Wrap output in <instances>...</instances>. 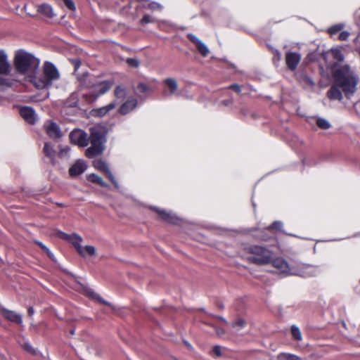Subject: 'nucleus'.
I'll use <instances>...</instances> for the list:
<instances>
[{"instance_id": "1", "label": "nucleus", "mask_w": 360, "mask_h": 360, "mask_svg": "<svg viewBox=\"0 0 360 360\" xmlns=\"http://www.w3.org/2000/svg\"><path fill=\"white\" fill-rule=\"evenodd\" d=\"M335 83L341 88L345 97L350 99L357 90L359 77L349 65H343L333 72Z\"/></svg>"}, {"instance_id": "2", "label": "nucleus", "mask_w": 360, "mask_h": 360, "mask_svg": "<svg viewBox=\"0 0 360 360\" xmlns=\"http://www.w3.org/2000/svg\"><path fill=\"white\" fill-rule=\"evenodd\" d=\"M14 67L16 71L22 75H28V77L37 73L40 63L39 59L33 54L23 50L18 51L14 57Z\"/></svg>"}, {"instance_id": "3", "label": "nucleus", "mask_w": 360, "mask_h": 360, "mask_svg": "<svg viewBox=\"0 0 360 360\" xmlns=\"http://www.w3.org/2000/svg\"><path fill=\"white\" fill-rule=\"evenodd\" d=\"M60 78V73L56 65L49 61H46L43 65L42 73L37 72L30 77V82L37 89H48L55 81Z\"/></svg>"}, {"instance_id": "4", "label": "nucleus", "mask_w": 360, "mask_h": 360, "mask_svg": "<svg viewBox=\"0 0 360 360\" xmlns=\"http://www.w3.org/2000/svg\"><path fill=\"white\" fill-rule=\"evenodd\" d=\"M244 251L248 255L247 260L252 264L262 266L271 262L273 253L264 246L250 245L245 247Z\"/></svg>"}, {"instance_id": "5", "label": "nucleus", "mask_w": 360, "mask_h": 360, "mask_svg": "<svg viewBox=\"0 0 360 360\" xmlns=\"http://www.w3.org/2000/svg\"><path fill=\"white\" fill-rule=\"evenodd\" d=\"M88 139L91 146L86 150V156L88 158H94L101 155L104 150L103 143L105 141L104 129L98 127H91L90 136Z\"/></svg>"}, {"instance_id": "6", "label": "nucleus", "mask_w": 360, "mask_h": 360, "mask_svg": "<svg viewBox=\"0 0 360 360\" xmlns=\"http://www.w3.org/2000/svg\"><path fill=\"white\" fill-rule=\"evenodd\" d=\"M273 266L276 268L279 271L285 276L297 275L302 277H307L314 276V271L311 269V266H307V271H292L288 263V262L283 258L278 257L274 259H271Z\"/></svg>"}, {"instance_id": "7", "label": "nucleus", "mask_w": 360, "mask_h": 360, "mask_svg": "<svg viewBox=\"0 0 360 360\" xmlns=\"http://www.w3.org/2000/svg\"><path fill=\"white\" fill-rule=\"evenodd\" d=\"M58 236L62 239L70 241L75 248L77 252L82 256L85 257L83 248L81 245L82 238L78 234L74 233L72 234H68L61 231H58Z\"/></svg>"}, {"instance_id": "8", "label": "nucleus", "mask_w": 360, "mask_h": 360, "mask_svg": "<svg viewBox=\"0 0 360 360\" xmlns=\"http://www.w3.org/2000/svg\"><path fill=\"white\" fill-rule=\"evenodd\" d=\"M150 209L158 213L160 219L165 222L178 225L181 221V219L176 214L172 212H167L165 210L160 209L155 206H150Z\"/></svg>"}, {"instance_id": "9", "label": "nucleus", "mask_w": 360, "mask_h": 360, "mask_svg": "<svg viewBox=\"0 0 360 360\" xmlns=\"http://www.w3.org/2000/svg\"><path fill=\"white\" fill-rule=\"evenodd\" d=\"M71 143L81 147H85L89 144L88 134L82 129H75L72 130L70 135Z\"/></svg>"}, {"instance_id": "10", "label": "nucleus", "mask_w": 360, "mask_h": 360, "mask_svg": "<svg viewBox=\"0 0 360 360\" xmlns=\"http://www.w3.org/2000/svg\"><path fill=\"white\" fill-rule=\"evenodd\" d=\"M301 55L297 52H287L285 53V63L288 68L294 71L296 70L297 65L300 62Z\"/></svg>"}, {"instance_id": "11", "label": "nucleus", "mask_w": 360, "mask_h": 360, "mask_svg": "<svg viewBox=\"0 0 360 360\" xmlns=\"http://www.w3.org/2000/svg\"><path fill=\"white\" fill-rule=\"evenodd\" d=\"M12 70L6 52L0 49V75H10Z\"/></svg>"}, {"instance_id": "12", "label": "nucleus", "mask_w": 360, "mask_h": 360, "mask_svg": "<svg viewBox=\"0 0 360 360\" xmlns=\"http://www.w3.org/2000/svg\"><path fill=\"white\" fill-rule=\"evenodd\" d=\"M20 116L29 124H34L37 120L34 110L30 106H22L20 108Z\"/></svg>"}, {"instance_id": "13", "label": "nucleus", "mask_w": 360, "mask_h": 360, "mask_svg": "<svg viewBox=\"0 0 360 360\" xmlns=\"http://www.w3.org/2000/svg\"><path fill=\"white\" fill-rule=\"evenodd\" d=\"M87 169L86 163L82 160H78L69 169V174L72 177H76L84 173Z\"/></svg>"}, {"instance_id": "14", "label": "nucleus", "mask_w": 360, "mask_h": 360, "mask_svg": "<svg viewBox=\"0 0 360 360\" xmlns=\"http://www.w3.org/2000/svg\"><path fill=\"white\" fill-rule=\"evenodd\" d=\"M44 128L49 137L51 139H59L62 136V132L59 126L53 122L44 124Z\"/></svg>"}, {"instance_id": "15", "label": "nucleus", "mask_w": 360, "mask_h": 360, "mask_svg": "<svg viewBox=\"0 0 360 360\" xmlns=\"http://www.w3.org/2000/svg\"><path fill=\"white\" fill-rule=\"evenodd\" d=\"M342 91L335 82L327 91V96L330 100L342 101L343 98Z\"/></svg>"}, {"instance_id": "16", "label": "nucleus", "mask_w": 360, "mask_h": 360, "mask_svg": "<svg viewBox=\"0 0 360 360\" xmlns=\"http://www.w3.org/2000/svg\"><path fill=\"white\" fill-rule=\"evenodd\" d=\"M43 152L45 156L49 159V161L52 165H55L56 163V151L54 149V146L53 143L47 142L45 143Z\"/></svg>"}, {"instance_id": "17", "label": "nucleus", "mask_w": 360, "mask_h": 360, "mask_svg": "<svg viewBox=\"0 0 360 360\" xmlns=\"http://www.w3.org/2000/svg\"><path fill=\"white\" fill-rule=\"evenodd\" d=\"M116 105V103L113 101L105 106L94 109L91 111V115L94 117H102L108 114L110 110H113Z\"/></svg>"}, {"instance_id": "18", "label": "nucleus", "mask_w": 360, "mask_h": 360, "mask_svg": "<svg viewBox=\"0 0 360 360\" xmlns=\"http://www.w3.org/2000/svg\"><path fill=\"white\" fill-rule=\"evenodd\" d=\"M1 314L3 316L9 320L10 321L21 324L22 322V316L20 314H17L16 312L13 311H11L6 309H1Z\"/></svg>"}, {"instance_id": "19", "label": "nucleus", "mask_w": 360, "mask_h": 360, "mask_svg": "<svg viewBox=\"0 0 360 360\" xmlns=\"http://www.w3.org/2000/svg\"><path fill=\"white\" fill-rule=\"evenodd\" d=\"M165 83L167 86L169 88V90L164 89L163 95L165 97H169L174 94L176 91L178 89V84L176 81L173 78H167L165 80Z\"/></svg>"}, {"instance_id": "20", "label": "nucleus", "mask_w": 360, "mask_h": 360, "mask_svg": "<svg viewBox=\"0 0 360 360\" xmlns=\"http://www.w3.org/2000/svg\"><path fill=\"white\" fill-rule=\"evenodd\" d=\"M112 86V82L110 80H105L100 82L97 84L94 85V91L97 94V96L103 95L108 91Z\"/></svg>"}, {"instance_id": "21", "label": "nucleus", "mask_w": 360, "mask_h": 360, "mask_svg": "<svg viewBox=\"0 0 360 360\" xmlns=\"http://www.w3.org/2000/svg\"><path fill=\"white\" fill-rule=\"evenodd\" d=\"M137 103L136 99L128 100L120 107L119 112L122 115H127L136 107Z\"/></svg>"}, {"instance_id": "22", "label": "nucleus", "mask_w": 360, "mask_h": 360, "mask_svg": "<svg viewBox=\"0 0 360 360\" xmlns=\"http://www.w3.org/2000/svg\"><path fill=\"white\" fill-rule=\"evenodd\" d=\"M94 166L98 170L104 172L107 176L112 173L108 165L103 160H97L94 161Z\"/></svg>"}, {"instance_id": "23", "label": "nucleus", "mask_w": 360, "mask_h": 360, "mask_svg": "<svg viewBox=\"0 0 360 360\" xmlns=\"http://www.w3.org/2000/svg\"><path fill=\"white\" fill-rule=\"evenodd\" d=\"M79 95L77 92H73L65 101V105L68 108H75L78 106Z\"/></svg>"}, {"instance_id": "24", "label": "nucleus", "mask_w": 360, "mask_h": 360, "mask_svg": "<svg viewBox=\"0 0 360 360\" xmlns=\"http://www.w3.org/2000/svg\"><path fill=\"white\" fill-rule=\"evenodd\" d=\"M38 11L48 18H52L54 15L52 7L47 4L40 5Z\"/></svg>"}, {"instance_id": "25", "label": "nucleus", "mask_w": 360, "mask_h": 360, "mask_svg": "<svg viewBox=\"0 0 360 360\" xmlns=\"http://www.w3.org/2000/svg\"><path fill=\"white\" fill-rule=\"evenodd\" d=\"M114 94L117 99L123 101L127 96V89L122 85H118L116 86Z\"/></svg>"}, {"instance_id": "26", "label": "nucleus", "mask_w": 360, "mask_h": 360, "mask_svg": "<svg viewBox=\"0 0 360 360\" xmlns=\"http://www.w3.org/2000/svg\"><path fill=\"white\" fill-rule=\"evenodd\" d=\"M89 296H90L92 299H94V300H95L98 301V302H100V303H101V304H105V305H107V306H109V307H111V308H113V306H112V304L110 302H108V301L105 300H104V299H103V297H102L99 294H98L97 292H94V291H93V290H89Z\"/></svg>"}, {"instance_id": "27", "label": "nucleus", "mask_w": 360, "mask_h": 360, "mask_svg": "<svg viewBox=\"0 0 360 360\" xmlns=\"http://www.w3.org/2000/svg\"><path fill=\"white\" fill-rule=\"evenodd\" d=\"M315 119L316 123L320 129H328L329 128H330L331 124L327 120L319 117H315Z\"/></svg>"}, {"instance_id": "28", "label": "nucleus", "mask_w": 360, "mask_h": 360, "mask_svg": "<svg viewBox=\"0 0 360 360\" xmlns=\"http://www.w3.org/2000/svg\"><path fill=\"white\" fill-rule=\"evenodd\" d=\"M291 334L295 340L297 341H301L302 340L301 331L300 328L295 325H292L291 326Z\"/></svg>"}, {"instance_id": "29", "label": "nucleus", "mask_w": 360, "mask_h": 360, "mask_svg": "<svg viewBox=\"0 0 360 360\" xmlns=\"http://www.w3.org/2000/svg\"><path fill=\"white\" fill-rule=\"evenodd\" d=\"M70 148L69 146L60 147L58 157L60 159L68 160L70 158Z\"/></svg>"}, {"instance_id": "30", "label": "nucleus", "mask_w": 360, "mask_h": 360, "mask_svg": "<svg viewBox=\"0 0 360 360\" xmlns=\"http://www.w3.org/2000/svg\"><path fill=\"white\" fill-rule=\"evenodd\" d=\"M198 51L200 53V54L203 56H207L209 53V49L207 45L203 43L202 41L196 45Z\"/></svg>"}, {"instance_id": "31", "label": "nucleus", "mask_w": 360, "mask_h": 360, "mask_svg": "<svg viewBox=\"0 0 360 360\" xmlns=\"http://www.w3.org/2000/svg\"><path fill=\"white\" fill-rule=\"evenodd\" d=\"M3 75H0V86H7V87H11L14 82H15L13 79L10 78H5L2 77Z\"/></svg>"}, {"instance_id": "32", "label": "nucleus", "mask_w": 360, "mask_h": 360, "mask_svg": "<svg viewBox=\"0 0 360 360\" xmlns=\"http://www.w3.org/2000/svg\"><path fill=\"white\" fill-rule=\"evenodd\" d=\"M143 7L145 8L152 10V11L162 10L163 8V6L160 4L155 2V1H151L149 4H148L147 5H143Z\"/></svg>"}, {"instance_id": "33", "label": "nucleus", "mask_w": 360, "mask_h": 360, "mask_svg": "<svg viewBox=\"0 0 360 360\" xmlns=\"http://www.w3.org/2000/svg\"><path fill=\"white\" fill-rule=\"evenodd\" d=\"M342 28H343V25H342V24H337V25H335L329 27L328 30V32L330 35L333 36V35L336 34L339 32H340Z\"/></svg>"}, {"instance_id": "34", "label": "nucleus", "mask_w": 360, "mask_h": 360, "mask_svg": "<svg viewBox=\"0 0 360 360\" xmlns=\"http://www.w3.org/2000/svg\"><path fill=\"white\" fill-rule=\"evenodd\" d=\"M126 62L129 66L132 68H138L140 65V62L136 58H128Z\"/></svg>"}, {"instance_id": "35", "label": "nucleus", "mask_w": 360, "mask_h": 360, "mask_svg": "<svg viewBox=\"0 0 360 360\" xmlns=\"http://www.w3.org/2000/svg\"><path fill=\"white\" fill-rule=\"evenodd\" d=\"M89 181L98 184L102 178L96 174H90L87 176Z\"/></svg>"}, {"instance_id": "36", "label": "nucleus", "mask_w": 360, "mask_h": 360, "mask_svg": "<svg viewBox=\"0 0 360 360\" xmlns=\"http://www.w3.org/2000/svg\"><path fill=\"white\" fill-rule=\"evenodd\" d=\"M245 321L242 318L237 319L235 322H233L232 323L233 328H243L245 327Z\"/></svg>"}, {"instance_id": "37", "label": "nucleus", "mask_w": 360, "mask_h": 360, "mask_svg": "<svg viewBox=\"0 0 360 360\" xmlns=\"http://www.w3.org/2000/svg\"><path fill=\"white\" fill-rule=\"evenodd\" d=\"M84 252H86L89 255H94L96 254V248L92 245H86L83 248Z\"/></svg>"}, {"instance_id": "38", "label": "nucleus", "mask_w": 360, "mask_h": 360, "mask_svg": "<svg viewBox=\"0 0 360 360\" xmlns=\"http://www.w3.org/2000/svg\"><path fill=\"white\" fill-rule=\"evenodd\" d=\"M136 89L139 92L144 94L148 91L149 87L147 84L144 83H139L137 85Z\"/></svg>"}, {"instance_id": "39", "label": "nucleus", "mask_w": 360, "mask_h": 360, "mask_svg": "<svg viewBox=\"0 0 360 360\" xmlns=\"http://www.w3.org/2000/svg\"><path fill=\"white\" fill-rule=\"evenodd\" d=\"M283 223L280 221H274L270 226H268V229H277L280 230L282 228Z\"/></svg>"}, {"instance_id": "40", "label": "nucleus", "mask_w": 360, "mask_h": 360, "mask_svg": "<svg viewBox=\"0 0 360 360\" xmlns=\"http://www.w3.org/2000/svg\"><path fill=\"white\" fill-rule=\"evenodd\" d=\"M63 1L65 6L70 11H75L76 9L75 4L72 0H63Z\"/></svg>"}, {"instance_id": "41", "label": "nucleus", "mask_w": 360, "mask_h": 360, "mask_svg": "<svg viewBox=\"0 0 360 360\" xmlns=\"http://www.w3.org/2000/svg\"><path fill=\"white\" fill-rule=\"evenodd\" d=\"M153 22L154 20L150 18L149 15L147 14L144 15L140 21L141 25H146Z\"/></svg>"}, {"instance_id": "42", "label": "nucleus", "mask_w": 360, "mask_h": 360, "mask_svg": "<svg viewBox=\"0 0 360 360\" xmlns=\"http://www.w3.org/2000/svg\"><path fill=\"white\" fill-rule=\"evenodd\" d=\"M188 39L194 43L195 45L198 44L199 42H200L201 40H200L195 35H194L192 33H188L187 34Z\"/></svg>"}, {"instance_id": "43", "label": "nucleus", "mask_w": 360, "mask_h": 360, "mask_svg": "<svg viewBox=\"0 0 360 360\" xmlns=\"http://www.w3.org/2000/svg\"><path fill=\"white\" fill-rule=\"evenodd\" d=\"M333 55H334L335 58H336L338 60H339V61L344 60V56L340 50L336 49L335 51H334Z\"/></svg>"}, {"instance_id": "44", "label": "nucleus", "mask_w": 360, "mask_h": 360, "mask_svg": "<svg viewBox=\"0 0 360 360\" xmlns=\"http://www.w3.org/2000/svg\"><path fill=\"white\" fill-rule=\"evenodd\" d=\"M228 89H231L234 91H236V93L238 94H240L241 92V87L239 84L235 83V84H232L231 85H229L228 86Z\"/></svg>"}, {"instance_id": "45", "label": "nucleus", "mask_w": 360, "mask_h": 360, "mask_svg": "<svg viewBox=\"0 0 360 360\" xmlns=\"http://www.w3.org/2000/svg\"><path fill=\"white\" fill-rule=\"evenodd\" d=\"M23 349L29 353L33 354L34 353V349L32 346L29 342H25L22 345Z\"/></svg>"}, {"instance_id": "46", "label": "nucleus", "mask_w": 360, "mask_h": 360, "mask_svg": "<svg viewBox=\"0 0 360 360\" xmlns=\"http://www.w3.org/2000/svg\"><path fill=\"white\" fill-rule=\"evenodd\" d=\"M302 79L305 83L308 84L311 86H315V82L313 81V79L311 77H309L307 75H304L302 77Z\"/></svg>"}, {"instance_id": "47", "label": "nucleus", "mask_w": 360, "mask_h": 360, "mask_svg": "<svg viewBox=\"0 0 360 360\" xmlns=\"http://www.w3.org/2000/svg\"><path fill=\"white\" fill-rule=\"evenodd\" d=\"M349 36V32H347V31H342L339 34V39L340 40H342V41H345V40H347L348 39Z\"/></svg>"}, {"instance_id": "48", "label": "nucleus", "mask_w": 360, "mask_h": 360, "mask_svg": "<svg viewBox=\"0 0 360 360\" xmlns=\"http://www.w3.org/2000/svg\"><path fill=\"white\" fill-rule=\"evenodd\" d=\"M108 177L109 178V179L111 181V182L113 184V185L115 186V187L116 188H119V184H118V182L117 181V180L115 179L114 175L112 173L110 174Z\"/></svg>"}, {"instance_id": "49", "label": "nucleus", "mask_w": 360, "mask_h": 360, "mask_svg": "<svg viewBox=\"0 0 360 360\" xmlns=\"http://www.w3.org/2000/svg\"><path fill=\"white\" fill-rule=\"evenodd\" d=\"M213 352L217 356H221L222 355L221 347L219 345H215L212 349Z\"/></svg>"}, {"instance_id": "50", "label": "nucleus", "mask_w": 360, "mask_h": 360, "mask_svg": "<svg viewBox=\"0 0 360 360\" xmlns=\"http://www.w3.org/2000/svg\"><path fill=\"white\" fill-rule=\"evenodd\" d=\"M287 360H302V359L297 355L288 354L287 355Z\"/></svg>"}, {"instance_id": "51", "label": "nucleus", "mask_w": 360, "mask_h": 360, "mask_svg": "<svg viewBox=\"0 0 360 360\" xmlns=\"http://www.w3.org/2000/svg\"><path fill=\"white\" fill-rule=\"evenodd\" d=\"M35 244H37V245H39L44 251H45V252L46 251H48L49 249L43 243H41V241H39V240H35L34 241Z\"/></svg>"}, {"instance_id": "52", "label": "nucleus", "mask_w": 360, "mask_h": 360, "mask_svg": "<svg viewBox=\"0 0 360 360\" xmlns=\"http://www.w3.org/2000/svg\"><path fill=\"white\" fill-rule=\"evenodd\" d=\"M46 253L47 254L49 258L50 259H51L52 261L53 262H56V259L54 256V255L51 252V251L50 250H49L48 251L46 252Z\"/></svg>"}, {"instance_id": "53", "label": "nucleus", "mask_w": 360, "mask_h": 360, "mask_svg": "<svg viewBox=\"0 0 360 360\" xmlns=\"http://www.w3.org/2000/svg\"><path fill=\"white\" fill-rule=\"evenodd\" d=\"M233 103V99H227L221 101V103L224 105H230Z\"/></svg>"}, {"instance_id": "54", "label": "nucleus", "mask_w": 360, "mask_h": 360, "mask_svg": "<svg viewBox=\"0 0 360 360\" xmlns=\"http://www.w3.org/2000/svg\"><path fill=\"white\" fill-rule=\"evenodd\" d=\"M213 317H215L218 319H219L220 321H221L222 322H224V323L227 324L228 323V321L226 319H224V317L221 316H216V315H214V314H210Z\"/></svg>"}, {"instance_id": "55", "label": "nucleus", "mask_w": 360, "mask_h": 360, "mask_svg": "<svg viewBox=\"0 0 360 360\" xmlns=\"http://www.w3.org/2000/svg\"><path fill=\"white\" fill-rule=\"evenodd\" d=\"M99 186H101V187H103V188H108L109 187V184H108L107 183H105L103 179H101V181L99 182L98 184Z\"/></svg>"}, {"instance_id": "56", "label": "nucleus", "mask_w": 360, "mask_h": 360, "mask_svg": "<svg viewBox=\"0 0 360 360\" xmlns=\"http://www.w3.org/2000/svg\"><path fill=\"white\" fill-rule=\"evenodd\" d=\"M34 313V308L32 307H30L27 310V314L30 316H32Z\"/></svg>"}, {"instance_id": "57", "label": "nucleus", "mask_w": 360, "mask_h": 360, "mask_svg": "<svg viewBox=\"0 0 360 360\" xmlns=\"http://www.w3.org/2000/svg\"><path fill=\"white\" fill-rule=\"evenodd\" d=\"M184 343L190 350L193 349V346L187 340H184Z\"/></svg>"}, {"instance_id": "58", "label": "nucleus", "mask_w": 360, "mask_h": 360, "mask_svg": "<svg viewBox=\"0 0 360 360\" xmlns=\"http://www.w3.org/2000/svg\"><path fill=\"white\" fill-rule=\"evenodd\" d=\"M276 58L278 60H279L281 59V53L278 50H276Z\"/></svg>"}, {"instance_id": "59", "label": "nucleus", "mask_w": 360, "mask_h": 360, "mask_svg": "<svg viewBox=\"0 0 360 360\" xmlns=\"http://www.w3.org/2000/svg\"><path fill=\"white\" fill-rule=\"evenodd\" d=\"M217 332L219 335L224 333V330L223 329H219Z\"/></svg>"}, {"instance_id": "60", "label": "nucleus", "mask_w": 360, "mask_h": 360, "mask_svg": "<svg viewBox=\"0 0 360 360\" xmlns=\"http://www.w3.org/2000/svg\"><path fill=\"white\" fill-rule=\"evenodd\" d=\"M218 307H219V309H224V305L223 304H221H221H218Z\"/></svg>"}, {"instance_id": "61", "label": "nucleus", "mask_w": 360, "mask_h": 360, "mask_svg": "<svg viewBox=\"0 0 360 360\" xmlns=\"http://www.w3.org/2000/svg\"><path fill=\"white\" fill-rule=\"evenodd\" d=\"M79 64H80V62H79V61H76V62L75 63V68L79 67Z\"/></svg>"}, {"instance_id": "62", "label": "nucleus", "mask_w": 360, "mask_h": 360, "mask_svg": "<svg viewBox=\"0 0 360 360\" xmlns=\"http://www.w3.org/2000/svg\"><path fill=\"white\" fill-rule=\"evenodd\" d=\"M70 333L71 335H74L75 334V330L74 329H72L70 331Z\"/></svg>"}, {"instance_id": "63", "label": "nucleus", "mask_w": 360, "mask_h": 360, "mask_svg": "<svg viewBox=\"0 0 360 360\" xmlns=\"http://www.w3.org/2000/svg\"><path fill=\"white\" fill-rule=\"evenodd\" d=\"M231 66L233 68H236L235 65H233V64H231Z\"/></svg>"}, {"instance_id": "64", "label": "nucleus", "mask_w": 360, "mask_h": 360, "mask_svg": "<svg viewBox=\"0 0 360 360\" xmlns=\"http://www.w3.org/2000/svg\"><path fill=\"white\" fill-rule=\"evenodd\" d=\"M262 239L263 240H267V238H264H264H262Z\"/></svg>"}]
</instances>
